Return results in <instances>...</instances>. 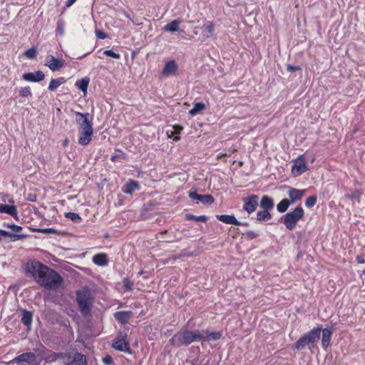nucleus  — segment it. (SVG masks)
Returning <instances> with one entry per match:
<instances>
[{
	"instance_id": "9b49d317",
	"label": "nucleus",
	"mask_w": 365,
	"mask_h": 365,
	"mask_svg": "<svg viewBox=\"0 0 365 365\" xmlns=\"http://www.w3.org/2000/svg\"><path fill=\"white\" fill-rule=\"evenodd\" d=\"M178 66L174 60L168 61L162 71V75L164 77H169L171 76H176L178 74Z\"/></svg>"
},
{
	"instance_id": "864d4df0",
	"label": "nucleus",
	"mask_w": 365,
	"mask_h": 365,
	"mask_svg": "<svg viewBox=\"0 0 365 365\" xmlns=\"http://www.w3.org/2000/svg\"><path fill=\"white\" fill-rule=\"evenodd\" d=\"M67 145V140L64 142V145Z\"/></svg>"
},
{
	"instance_id": "79ce46f5",
	"label": "nucleus",
	"mask_w": 365,
	"mask_h": 365,
	"mask_svg": "<svg viewBox=\"0 0 365 365\" xmlns=\"http://www.w3.org/2000/svg\"><path fill=\"white\" fill-rule=\"evenodd\" d=\"M106 56L112 57L113 58L118 59L120 58V56L118 53L114 52L113 50H106L103 53Z\"/></svg>"
},
{
	"instance_id": "423d86ee",
	"label": "nucleus",
	"mask_w": 365,
	"mask_h": 365,
	"mask_svg": "<svg viewBox=\"0 0 365 365\" xmlns=\"http://www.w3.org/2000/svg\"><path fill=\"white\" fill-rule=\"evenodd\" d=\"M292 173L295 177L299 176L308 170L304 155H301L296 159L292 160Z\"/></svg>"
},
{
	"instance_id": "09e8293b",
	"label": "nucleus",
	"mask_w": 365,
	"mask_h": 365,
	"mask_svg": "<svg viewBox=\"0 0 365 365\" xmlns=\"http://www.w3.org/2000/svg\"><path fill=\"white\" fill-rule=\"evenodd\" d=\"M299 69L300 68L298 66H290V65H289L287 66V70L289 71H292V72L295 71H298Z\"/></svg>"
},
{
	"instance_id": "37998d69",
	"label": "nucleus",
	"mask_w": 365,
	"mask_h": 365,
	"mask_svg": "<svg viewBox=\"0 0 365 365\" xmlns=\"http://www.w3.org/2000/svg\"><path fill=\"white\" fill-rule=\"evenodd\" d=\"M1 200L4 202H8L9 204H14V200L12 197H9L8 195H3L1 197Z\"/></svg>"
},
{
	"instance_id": "39448f33",
	"label": "nucleus",
	"mask_w": 365,
	"mask_h": 365,
	"mask_svg": "<svg viewBox=\"0 0 365 365\" xmlns=\"http://www.w3.org/2000/svg\"><path fill=\"white\" fill-rule=\"evenodd\" d=\"M77 302L79 308L84 315L90 313V309L93 303V297L91 292L86 289H83L77 292Z\"/></svg>"
},
{
	"instance_id": "473e14b6",
	"label": "nucleus",
	"mask_w": 365,
	"mask_h": 365,
	"mask_svg": "<svg viewBox=\"0 0 365 365\" xmlns=\"http://www.w3.org/2000/svg\"><path fill=\"white\" fill-rule=\"evenodd\" d=\"M65 82L63 78H53L51 79L50 83L48 85V89L51 91H55L57 88H58L61 84Z\"/></svg>"
},
{
	"instance_id": "f03ea898",
	"label": "nucleus",
	"mask_w": 365,
	"mask_h": 365,
	"mask_svg": "<svg viewBox=\"0 0 365 365\" xmlns=\"http://www.w3.org/2000/svg\"><path fill=\"white\" fill-rule=\"evenodd\" d=\"M202 340L201 330L190 331L187 329H181L170 339V343L175 346H187L192 342Z\"/></svg>"
},
{
	"instance_id": "6e6552de",
	"label": "nucleus",
	"mask_w": 365,
	"mask_h": 365,
	"mask_svg": "<svg viewBox=\"0 0 365 365\" xmlns=\"http://www.w3.org/2000/svg\"><path fill=\"white\" fill-rule=\"evenodd\" d=\"M76 115L78 129H93V123L89 120V113L76 112Z\"/></svg>"
},
{
	"instance_id": "c03bdc74",
	"label": "nucleus",
	"mask_w": 365,
	"mask_h": 365,
	"mask_svg": "<svg viewBox=\"0 0 365 365\" xmlns=\"http://www.w3.org/2000/svg\"><path fill=\"white\" fill-rule=\"evenodd\" d=\"M96 35L99 39H105L107 35L101 30H96Z\"/></svg>"
},
{
	"instance_id": "8fccbe9b",
	"label": "nucleus",
	"mask_w": 365,
	"mask_h": 365,
	"mask_svg": "<svg viewBox=\"0 0 365 365\" xmlns=\"http://www.w3.org/2000/svg\"><path fill=\"white\" fill-rule=\"evenodd\" d=\"M247 236H248L250 238H251V239H253V238H255V237H257V235L255 232H252V231H250V232H248L247 233Z\"/></svg>"
},
{
	"instance_id": "3c124183",
	"label": "nucleus",
	"mask_w": 365,
	"mask_h": 365,
	"mask_svg": "<svg viewBox=\"0 0 365 365\" xmlns=\"http://www.w3.org/2000/svg\"><path fill=\"white\" fill-rule=\"evenodd\" d=\"M42 232L43 233H53L54 230L52 228H47L42 230Z\"/></svg>"
},
{
	"instance_id": "4468645a",
	"label": "nucleus",
	"mask_w": 365,
	"mask_h": 365,
	"mask_svg": "<svg viewBox=\"0 0 365 365\" xmlns=\"http://www.w3.org/2000/svg\"><path fill=\"white\" fill-rule=\"evenodd\" d=\"M44 77V73L41 71L26 73L22 76V78L28 82H40L43 80Z\"/></svg>"
},
{
	"instance_id": "412c9836",
	"label": "nucleus",
	"mask_w": 365,
	"mask_h": 365,
	"mask_svg": "<svg viewBox=\"0 0 365 365\" xmlns=\"http://www.w3.org/2000/svg\"><path fill=\"white\" fill-rule=\"evenodd\" d=\"M217 218L225 223L229 225H241L240 222H239L234 215H217Z\"/></svg>"
},
{
	"instance_id": "49530a36",
	"label": "nucleus",
	"mask_w": 365,
	"mask_h": 365,
	"mask_svg": "<svg viewBox=\"0 0 365 365\" xmlns=\"http://www.w3.org/2000/svg\"><path fill=\"white\" fill-rule=\"evenodd\" d=\"M103 361L104 364H107V365H110L112 364V359L109 356L104 357Z\"/></svg>"
},
{
	"instance_id": "f257e3e1",
	"label": "nucleus",
	"mask_w": 365,
	"mask_h": 365,
	"mask_svg": "<svg viewBox=\"0 0 365 365\" xmlns=\"http://www.w3.org/2000/svg\"><path fill=\"white\" fill-rule=\"evenodd\" d=\"M26 272L32 275L37 283L48 290L58 289L63 281L58 273L38 261L29 262L26 264Z\"/></svg>"
},
{
	"instance_id": "72a5a7b5",
	"label": "nucleus",
	"mask_w": 365,
	"mask_h": 365,
	"mask_svg": "<svg viewBox=\"0 0 365 365\" xmlns=\"http://www.w3.org/2000/svg\"><path fill=\"white\" fill-rule=\"evenodd\" d=\"M290 204H292L289 200L283 199L277 205V210L279 212H284L287 210Z\"/></svg>"
},
{
	"instance_id": "aec40b11",
	"label": "nucleus",
	"mask_w": 365,
	"mask_h": 365,
	"mask_svg": "<svg viewBox=\"0 0 365 365\" xmlns=\"http://www.w3.org/2000/svg\"><path fill=\"white\" fill-rule=\"evenodd\" d=\"M321 332H322V347L326 349L330 344L332 330L331 329L326 328L322 329Z\"/></svg>"
},
{
	"instance_id": "7c9ffc66",
	"label": "nucleus",
	"mask_w": 365,
	"mask_h": 365,
	"mask_svg": "<svg viewBox=\"0 0 365 365\" xmlns=\"http://www.w3.org/2000/svg\"><path fill=\"white\" fill-rule=\"evenodd\" d=\"M205 109V105L202 103H195L193 108L189 110V114L192 116L196 115L200 112Z\"/></svg>"
},
{
	"instance_id": "9d476101",
	"label": "nucleus",
	"mask_w": 365,
	"mask_h": 365,
	"mask_svg": "<svg viewBox=\"0 0 365 365\" xmlns=\"http://www.w3.org/2000/svg\"><path fill=\"white\" fill-rule=\"evenodd\" d=\"M112 346L115 350L130 353L129 343L126 341L125 336H118L113 343Z\"/></svg>"
},
{
	"instance_id": "f704fd0d",
	"label": "nucleus",
	"mask_w": 365,
	"mask_h": 365,
	"mask_svg": "<svg viewBox=\"0 0 365 365\" xmlns=\"http://www.w3.org/2000/svg\"><path fill=\"white\" fill-rule=\"evenodd\" d=\"M21 322L26 326H30L32 322V314L30 312L23 310Z\"/></svg>"
},
{
	"instance_id": "c756f323",
	"label": "nucleus",
	"mask_w": 365,
	"mask_h": 365,
	"mask_svg": "<svg viewBox=\"0 0 365 365\" xmlns=\"http://www.w3.org/2000/svg\"><path fill=\"white\" fill-rule=\"evenodd\" d=\"M202 28L205 30V34H203L206 38H210L213 35L214 29H215V24L212 21H208L205 24Z\"/></svg>"
},
{
	"instance_id": "1a4fd4ad",
	"label": "nucleus",
	"mask_w": 365,
	"mask_h": 365,
	"mask_svg": "<svg viewBox=\"0 0 365 365\" xmlns=\"http://www.w3.org/2000/svg\"><path fill=\"white\" fill-rule=\"evenodd\" d=\"M65 65V61L62 58H56L52 55H48L46 58V66L52 71L60 70Z\"/></svg>"
},
{
	"instance_id": "c9c22d12",
	"label": "nucleus",
	"mask_w": 365,
	"mask_h": 365,
	"mask_svg": "<svg viewBox=\"0 0 365 365\" xmlns=\"http://www.w3.org/2000/svg\"><path fill=\"white\" fill-rule=\"evenodd\" d=\"M65 217L76 223H79L82 221L81 217L78 213L76 212H66Z\"/></svg>"
},
{
	"instance_id": "cd10ccee",
	"label": "nucleus",
	"mask_w": 365,
	"mask_h": 365,
	"mask_svg": "<svg viewBox=\"0 0 365 365\" xmlns=\"http://www.w3.org/2000/svg\"><path fill=\"white\" fill-rule=\"evenodd\" d=\"M182 130V126L179 125H175L173 126V130L170 132L167 131V134L170 138H173L175 141H178L180 140L178 135L180 133Z\"/></svg>"
},
{
	"instance_id": "4c0bfd02",
	"label": "nucleus",
	"mask_w": 365,
	"mask_h": 365,
	"mask_svg": "<svg viewBox=\"0 0 365 365\" xmlns=\"http://www.w3.org/2000/svg\"><path fill=\"white\" fill-rule=\"evenodd\" d=\"M64 27L65 23L63 20H58L57 22L56 32L61 35L63 36L64 34Z\"/></svg>"
},
{
	"instance_id": "2f4dec72",
	"label": "nucleus",
	"mask_w": 365,
	"mask_h": 365,
	"mask_svg": "<svg viewBox=\"0 0 365 365\" xmlns=\"http://www.w3.org/2000/svg\"><path fill=\"white\" fill-rule=\"evenodd\" d=\"M361 195V192H360V190L356 189V190H351V191L347 192L345 195L344 197L346 199H349V200H355L358 202H359Z\"/></svg>"
},
{
	"instance_id": "5fc2aeb1",
	"label": "nucleus",
	"mask_w": 365,
	"mask_h": 365,
	"mask_svg": "<svg viewBox=\"0 0 365 365\" xmlns=\"http://www.w3.org/2000/svg\"><path fill=\"white\" fill-rule=\"evenodd\" d=\"M30 200H31V201H34V200H33V197H31V199H30Z\"/></svg>"
},
{
	"instance_id": "c85d7f7f",
	"label": "nucleus",
	"mask_w": 365,
	"mask_h": 365,
	"mask_svg": "<svg viewBox=\"0 0 365 365\" xmlns=\"http://www.w3.org/2000/svg\"><path fill=\"white\" fill-rule=\"evenodd\" d=\"M180 22H181L180 20L175 19V20L171 21L170 23L166 24L163 27V29H164V31H168V32L177 31H178L179 25H180Z\"/></svg>"
},
{
	"instance_id": "5701e85b",
	"label": "nucleus",
	"mask_w": 365,
	"mask_h": 365,
	"mask_svg": "<svg viewBox=\"0 0 365 365\" xmlns=\"http://www.w3.org/2000/svg\"><path fill=\"white\" fill-rule=\"evenodd\" d=\"M132 312L130 311H120L115 313L114 317L117 321L122 324H125L128 320L131 317Z\"/></svg>"
},
{
	"instance_id": "6e6d98bb",
	"label": "nucleus",
	"mask_w": 365,
	"mask_h": 365,
	"mask_svg": "<svg viewBox=\"0 0 365 365\" xmlns=\"http://www.w3.org/2000/svg\"><path fill=\"white\" fill-rule=\"evenodd\" d=\"M30 200H31V201H34V200H33V197H31V199H30Z\"/></svg>"
},
{
	"instance_id": "a18cd8bd",
	"label": "nucleus",
	"mask_w": 365,
	"mask_h": 365,
	"mask_svg": "<svg viewBox=\"0 0 365 365\" xmlns=\"http://www.w3.org/2000/svg\"><path fill=\"white\" fill-rule=\"evenodd\" d=\"M8 227L11 228L13 231L16 232H19L22 230V227L21 226L14 224L9 225Z\"/></svg>"
},
{
	"instance_id": "393cba45",
	"label": "nucleus",
	"mask_w": 365,
	"mask_h": 365,
	"mask_svg": "<svg viewBox=\"0 0 365 365\" xmlns=\"http://www.w3.org/2000/svg\"><path fill=\"white\" fill-rule=\"evenodd\" d=\"M139 184L138 182L130 180L124 186L123 191L126 194H132L135 190H138Z\"/></svg>"
},
{
	"instance_id": "4be33fe9",
	"label": "nucleus",
	"mask_w": 365,
	"mask_h": 365,
	"mask_svg": "<svg viewBox=\"0 0 365 365\" xmlns=\"http://www.w3.org/2000/svg\"><path fill=\"white\" fill-rule=\"evenodd\" d=\"M93 262L98 266H106L108 264L107 255L104 253L96 254L93 257Z\"/></svg>"
},
{
	"instance_id": "0eeeda50",
	"label": "nucleus",
	"mask_w": 365,
	"mask_h": 365,
	"mask_svg": "<svg viewBox=\"0 0 365 365\" xmlns=\"http://www.w3.org/2000/svg\"><path fill=\"white\" fill-rule=\"evenodd\" d=\"M258 196L256 195H250L246 197H244L243 201V210L248 214L253 213L259 204Z\"/></svg>"
},
{
	"instance_id": "a878e982",
	"label": "nucleus",
	"mask_w": 365,
	"mask_h": 365,
	"mask_svg": "<svg viewBox=\"0 0 365 365\" xmlns=\"http://www.w3.org/2000/svg\"><path fill=\"white\" fill-rule=\"evenodd\" d=\"M89 82H90V79L88 77H85V78H83L80 81H77L75 83V86L77 87L78 89L81 91L84 94H86Z\"/></svg>"
},
{
	"instance_id": "58836bf2",
	"label": "nucleus",
	"mask_w": 365,
	"mask_h": 365,
	"mask_svg": "<svg viewBox=\"0 0 365 365\" xmlns=\"http://www.w3.org/2000/svg\"><path fill=\"white\" fill-rule=\"evenodd\" d=\"M123 288L125 291H131L133 284L128 278H124L123 280Z\"/></svg>"
},
{
	"instance_id": "e433bc0d",
	"label": "nucleus",
	"mask_w": 365,
	"mask_h": 365,
	"mask_svg": "<svg viewBox=\"0 0 365 365\" xmlns=\"http://www.w3.org/2000/svg\"><path fill=\"white\" fill-rule=\"evenodd\" d=\"M31 89L29 86L21 88L19 90V96L21 97L27 98L31 96Z\"/></svg>"
},
{
	"instance_id": "ea45409f",
	"label": "nucleus",
	"mask_w": 365,
	"mask_h": 365,
	"mask_svg": "<svg viewBox=\"0 0 365 365\" xmlns=\"http://www.w3.org/2000/svg\"><path fill=\"white\" fill-rule=\"evenodd\" d=\"M317 202V197L316 196H310L305 201V205L307 207H312Z\"/></svg>"
},
{
	"instance_id": "bb28decb",
	"label": "nucleus",
	"mask_w": 365,
	"mask_h": 365,
	"mask_svg": "<svg viewBox=\"0 0 365 365\" xmlns=\"http://www.w3.org/2000/svg\"><path fill=\"white\" fill-rule=\"evenodd\" d=\"M272 214L270 211L267 210H262L258 211L256 215V220L259 222H267L272 219Z\"/></svg>"
},
{
	"instance_id": "a211bd4d",
	"label": "nucleus",
	"mask_w": 365,
	"mask_h": 365,
	"mask_svg": "<svg viewBox=\"0 0 365 365\" xmlns=\"http://www.w3.org/2000/svg\"><path fill=\"white\" fill-rule=\"evenodd\" d=\"M202 336V341H215L221 338L222 334L220 331L210 332L208 330H201Z\"/></svg>"
},
{
	"instance_id": "20e7f679",
	"label": "nucleus",
	"mask_w": 365,
	"mask_h": 365,
	"mask_svg": "<svg viewBox=\"0 0 365 365\" xmlns=\"http://www.w3.org/2000/svg\"><path fill=\"white\" fill-rule=\"evenodd\" d=\"M304 212L302 207L298 206L294 210L287 212L283 217V223L289 230H293L297 223L304 217Z\"/></svg>"
},
{
	"instance_id": "f8f14e48",
	"label": "nucleus",
	"mask_w": 365,
	"mask_h": 365,
	"mask_svg": "<svg viewBox=\"0 0 365 365\" xmlns=\"http://www.w3.org/2000/svg\"><path fill=\"white\" fill-rule=\"evenodd\" d=\"M78 143L83 146L88 145L92 138L93 129H78Z\"/></svg>"
},
{
	"instance_id": "603ef678",
	"label": "nucleus",
	"mask_w": 365,
	"mask_h": 365,
	"mask_svg": "<svg viewBox=\"0 0 365 365\" xmlns=\"http://www.w3.org/2000/svg\"><path fill=\"white\" fill-rule=\"evenodd\" d=\"M76 1V0H68L66 1V6L67 7L71 6Z\"/></svg>"
},
{
	"instance_id": "b1692460",
	"label": "nucleus",
	"mask_w": 365,
	"mask_h": 365,
	"mask_svg": "<svg viewBox=\"0 0 365 365\" xmlns=\"http://www.w3.org/2000/svg\"><path fill=\"white\" fill-rule=\"evenodd\" d=\"M67 365H87L86 356L83 354H75L70 362Z\"/></svg>"
},
{
	"instance_id": "2eb2a0df",
	"label": "nucleus",
	"mask_w": 365,
	"mask_h": 365,
	"mask_svg": "<svg viewBox=\"0 0 365 365\" xmlns=\"http://www.w3.org/2000/svg\"><path fill=\"white\" fill-rule=\"evenodd\" d=\"M189 197L193 200H197L204 204H212L214 202V198L210 195H199L195 192H190Z\"/></svg>"
},
{
	"instance_id": "7ed1b4c3",
	"label": "nucleus",
	"mask_w": 365,
	"mask_h": 365,
	"mask_svg": "<svg viewBox=\"0 0 365 365\" xmlns=\"http://www.w3.org/2000/svg\"><path fill=\"white\" fill-rule=\"evenodd\" d=\"M321 331L322 329L320 327H316L304 334L295 343V349L302 350L304 349L305 346H308L309 349L314 348L317 342L319 339Z\"/></svg>"
},
{
	"instance_id": "ddd939ff",
	"label": "nucleus",
	"mask_w": 365,
	"mask_h": 365,
	"mask_svg": "<svg viewBox=\"0 0 365 365\" xmlns=\"http://www.w3.org/2000/svg\"><path fill=\"white\" fill-rule=\"evenodd\" d=\"M36 360L35 354L31 352L24 353L17 357L14 358L10 363H16L21 364L26 363L29 364H33Z\"/></svg>"
},
{
	"instance_id": "a19ab883",
	"label": "nucleus",
	"mask_w": 365,
	"mask_h": 365,
	"mask_svg": "<svg viewBox=\"0 0 365 365\" xmlns=\"http://www.w3.org/2000/svg\"><path fill=\"white\" fill-rule=\"evenodd\" d=\"M25 56L28 58H34L36 56V51L34 48H31L26 51Z\"/></svg>"
},
{
	"instance_id": "de8ad7c7",
	"label": "nucleus",
	"mask_w": 365,
	"mask_h": 365,
	"mask_svg": "<svg viewBox=\"0 0 365 365\" xmlns=\"http://www.w3.org/2000/svg\"><path fill=\"white\" fill-rule=\"evenodd\" d=\"M192 218H194V216H192ZM195 218L200 222H205L207 220V217L205 215H200L198 217H195Z\"/></svg>"
},
{
	"instance_id": "dca6fc26",
	"label": "nucleus",
	"mask_w": 365,
	"mask_h": 365,
	"mask_svg": "<svg viewBox=\"0 0 365 365\" xmlns=\"http://www.w3.org/2000/svg\"><path fill=\"white\" fill-rule=\"evenodd\" d=\"M306 190H297L295 188L289 187L288 190V196L290 198V202L292 204L295 202L300 200L303 197Z\"/></svg>"
},
{
	"instance_id": "6ab92c4d",
	"label": "nucleus",
	"mask_w": 365,
	"mask_h": 365,
	"mask_svg": "<svg viewBox=\"0 0 365 365\" xmlns=\"http://www.w3.org/2000/svg\"><path fill=\"white\" fill-rule=\"evenodd\" d=\"M273 200L267 195H263L259 202V207L262 210H272L274 208Z\"/></svg>"
},
{
	"instance_id": "f3484780",
	"label": "nucleus",
	"mask_w": 365,
	"mask_h": 365,
	"mask_svg": "<svg viewBox=\"0 0 365 365\" xmlns=\"http://www.w3.org/2000/svg\"><path fill=\"white\" fill-rule=\"evenodd\" d=\"M0 213L8 214L15 219L18 217L17 208L14 204H0Z\"/></svg>"
}]
</instances>
